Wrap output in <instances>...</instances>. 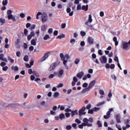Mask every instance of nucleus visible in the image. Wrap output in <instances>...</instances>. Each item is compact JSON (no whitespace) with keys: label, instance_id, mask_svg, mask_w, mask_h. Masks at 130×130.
Returning a JSON list of instances; mask_svg holds the SVG:
<instances>
[{"label":"nucleus","instance_id":"nucleus-1","mask_svg":"<svg viewBox=\"0 0 130 130\" xmlns=\"http://www.w3.org/2000/svg\"><path fill=\"white\" fill-rule=\"evenodd\" d=\"M83 122L81 125H79V127L80 129H83L84 126H88L91 127L92 126V123L93 122V119L92 118H89L88 119L86 118H85L83 119Z\"/></svg>","mask_w":130,"mask_h":130},{"label":"nucleus","instance_id":"nucleus-2","mask_svg":"<svg viewBox=\"0 0 130 130\" xmlns=\"http://www.w3.org/2000/svg\"><path fill=\"white\" fill-rule=\"evenodd\" d=\"M121 48L124 50H128L130 49V40L127 42L125 41H122L121 45Z\"/></svg>","mask_w":130,"mask_h":130},{"label":"nucleus","instance_id":"nucleus-3","mask_svg":"<svg viewBox=\"0 0 130 130\" xmlns=\"http://www.w3.org/2000/svg\"><path fill=\"white\" fill-rule=\"evenodd\" d=\"M12 11L10 10H9L7 11V14L8 15V20H12L13 22H16V17H14L12 14Z\"/></svg>","mask_w":130,"mask_h":130},{"label":"nucleus","instance_id":"nucleus-4","mask_svg":"<svg viewBox=\"0 0 130 130\" xmlns=\"http://www.w3.org/2000/svg\"><path fill=\"white\" fill-rule=\"evenodd\" d=\"M60 57L63 61V63L64 66L66 67V70H69V67L67 66L68 60H65V57L63 53H60Z\"/></svg>","mask_w":130,"mask_h":130},{"label":"nucleus","instance_id":"nucleus-5","mask_svg":"<svg viewBox=\"0 0 130 130\" xmlns=\"http://www.w3.org/2000/svg\"><path fill=\"white\" fill-rule=\"evenodd\" d=\"M114 111L113 108H111L109 109V111L107 112V115H104V118L107 119L111 117V112Z\"/></svg>","mask_w":130,"mask_h":130},{"label":"nucleus","instance_id":"nucleus-6","mask_svg":"<svg viewBox=\"0 0 130 130\" xmlns=\"http://www.w3.org/2000/svg\"><path fill=\"white\" fill-rule=\"evenodd\" d=\"M42 22L43 23L46 22L48 21V15L46 13H44L41 16Z\"/></svg>","mask_w":130,"mask_h":130},{"label":"nucleus","instance_id":"nucleus-7","mask_svg":"<svg viewBox=\"0 0 130 130\" xmlns=\"http://www.w3.org/2000/svg\"><path fill=\"white\" fill-rule=\"evenodd\" d=\"M100 60L102 64H105L107 62V58L106 56L103 55L101 57Z\"/></svg>","mask_w":130,"mask_h":130},{"label":"nucleus","instance_id":"nucleus-8","mask_svg":"<svg viewBox=\"0 0 130 130\" xmlns=\"http://www.w3.org/2000/svg\"><path fill=\"white\" fill-rule=\"evenodd\" d=\"M57 64L56 62H54L50 65L49 68L48 69V71L51 72L54 70V69L56 67Z\"/></svg>","mask_w":130,"mask_h":130},{"label":"nucleus","instance_id":"nucleus-9","mask_svg":"<svg viewBox=\"0 0 130 130\" xmlns=\"http://www.w3.org/2000/svg\"><path fill=\"white\" fill-rule=\"evenodd\" d=\"M86 109V108L85 107H83L82 108L79 110V116H82L83 115L86 114V112H84Z\"/></svg>","mask_w":130,"mask_h":130},{"label":"nucleus","instance_id":"nucleus-10","mask_svg":"<svg viewBox=\"0 0 130 130\" xmlns=\"http://www.w3.org/2000/svg\"><path fill=\"white\" fill-rule=\"evenodd\" d=\"M93 21L91 15H89L88 18V21L85 23L86 26H89V24Z\"/></svg>","mask_w":130,"mask_h":130},{"label":"nucleus","instance_id":"nucleus-11","mask_svg":"<svg viewBox=\"0 0 130 130\" xmlns=\"http://www.w3.org/2000/svg\"><path fill=\"white\" fill-rule=\"evenodd\" d=\"M95 84H96V81L94 80L91 82L88 86L89 89L90 90L91 88H92L94 86Z\"/></svg>","mask_w":130,"mask_h":130},{"label":"nucleus","instance_id":"nucleus-12","mask_svg":"<svg viewBox=\"0 0 130 130\" xmlns=\"http://www.w3.org/2000/svg\"><path fill=\"white\" fill-rule=\"evenodd\" d=\"M115 118L116 119V121L117 122V123H121V121L120 120V118H121V116L120 114H117L115 115Z\"/></svg>","mask_w":130,"mask_h":130},{"label":"nucleus","instance_id":"nucleus-13","mask_svg":"<svg viewBox=\"0 0 130 130\" xmlns=\"http://www.w3.org/2000/svg\"><path fill=\"white\" fill-rule=\"evenodd\" d=\"M6 19L0 17V26H3L6 23Z\"/></svg>","mask_w":130,"mask_h":130},{"label":"nucleus","instance_id":"nucleus-14","mask_svg":"<svg viewBox=\"0 0 130 130\" xmlns=\"http://www.w3.org/2000/svg\"><path fill=\"white\" fill-rule=\"evenodd\" d=\"M83 76H84V72L83 71H81L79 72V73L77 74V77L80 79H82Z\"/></svg>","mask_w":130,"mask_h":130},{"label":"nucleus","instance_id":"nucleus-15","mask_svg":"<svg viewBox=\"0 0 130 130\" xmlns=\"http://www.w3.org/2000/svg\"><path fill=\"white\" fill-rule=\"evenodd\" d=\"M87 42L90 44H93L94 43V39L91 37H88Z\"/></svg>","mask_w":130,"mask_h":130},{"label":"nucleus","instance_id":"nucleus-16","mask_svg":"<svg viewBox=\"0 0 130 130\" xmlns=\"http://www.w3.org/2000/svg\"><path fill=\"white\" fill-rule=\"evenodd\" d=\"M71 8H68L66 9V12L67 13H69V16H72L74 14V12L72 11L71 12Z\"/></svg>","mask_w":130,"mask_h":130},{"label":"nucleus","instance_id":"nucleus-17","mask_svg":"<svg viewBox=\"0 0 130 130\" xmlns=\"http://www.w3.org/2000/svg\"><path fill=\"white\" fill-rule=\"evenodd\" d=\"M78 81V79L76 77H73V81L72 83V85L73 86H74L76 85V82Z\"/></svg>","mask_w":130,"mask_h":130},{"label":"nucleus","instance_id":"nucleus-18","mask_svg":"<svg viewBox=\"0 0 130 130\" xmlns=\"http://www.w3.org/2000/svg\"><path fill=\"white\" fill-rule=\"evenodd\" d=\"M63 75V70H60L59 72L58 73V77L61 78L62 76Z\"/></svg>","mask_w":130,"mask_h":130},{"label":"nucleus","instance_id":"nucleus-19","mask_svg":"<svg viewBox=\"0 0 130 130\" xmlns=\"http://www.w3.org/2000/svg\"><path fill=\"white\" fill-rule=\"evenodd\" d=\"M81 9L83 10V11H88V5H86V6L85 5H83L82 6V8H81Z\"/></svg>","mask_w":130,"mask_h":130},{"label":"nucleus","instance_id":"nucleus-20","mask_svg":"<svg viewBox=\"0 0 130 130\" xmlns=\"http://www.w3.org/2000/svg\"><path fill=\"white\" fill-rule=\"evenodd\" d=\"M11 70L15 72H17L19 70V68L17 66H12Z\"/></svg>","mask_w":130,"mask_h":130},{"label":"nucleus","instance_id":"nucleus-21","mask_svg":"<svg viewBox=\"0 0 130 130\" xmlns=\"http://www.w3.org/2000/svg\"><path fill=\"white\" fill-rule=\"evenodd\" d=\"M47 27H48V26L47 25L44 24L42 25L41 27V29L42 31H45V30H46Z\"/></svg>","mask_w":130,"mask_h":130},{"label":"nucleus","instance_id":"nucleus-22","mask_svg":"<svg viewBox=\"0 0 130 130\" xmlns=\"http://www.w3.org/2000/svg\"><path fill=\"white\" fill-rule=\"evenodd\" d=\"M50 38L51 37H50V36H49V35L46 34L43 39H44V40L47 41L48 40V39H50Z\"/></svg>","mask_w":130,"mask_h":130},{"label":"nucleus","instance_id":"nucleus-23","mask_svg":"<svg viewBox=\"0 0 130 130\" xmlns=\"http://www.w3.org/2000/svg\"><path fill=\"white\" fill-rule=\"evenodd\" d=\"M113 41L115 43V45L117 46L118 45V41H117V38L116 37H114Z\"/></svg>","mask_w":130,"mask_h":130},{"label":"nucleus","instance_id":"nucleus-24","mask_svg":"<svg viewBox=\"0 0 130 130\" xmlns=\"http://www.w3.org/2000/svg\"><path fill=\"white\" fill-rule=\"evenodd\" d=\"M71 115L72 117L74 116L75 115H78L77 111L75 110V111H71Z\"/></svg>","mask_w":130,"mask_h":130},{"label":"nucleus","instance_id":"nucleus-25","mask_svg":"<svg viewBox=\"0 0 130 130\" xmlns=\"http://www.w3.org/2000/svg\"><path fill=\"white\" fill-rule=\"evenodd\" d=\"M59 118L61 120H62L65 118V115L63 113H61L60 115H59Z\"/></svg>","mask_w":130,"mask_h":130},{"label":"nucleus","instance_id":"nucleus-26","mask_svg":"<svg viewBox=\"0 0 130 130\" xmlns=\"http://www.w3.org/2000/svg\"><path fill=\"white\" fill-rule=\"evenodd\" d=\"M64 37H65V35L62 34V35L58 36L56 37V39H61L62 38H64Z\"/></svg>","mask_w":130,"mask_h":130},{"label":"nucleus","instance_id":"nucleus-27","mask_svg":"<svg viewBox=\"0 0 130 130\" xmlns=\"http://www.w3.org/2000/svg\"><path fill=\"white\" fill-rule=\"evenodd\" d=\"M8 4V0H4L2 2V5L4 6H7Z\"/></svg>","mask_w":130,"mask_h":130},{"label":"nucleus","instance_id":"nucleus-28","mask_svg":"<svg viewBox=\"0 0 130 130\" xmlns=\"http://www.w3.org/2000/svg\"><path fill=\"white\" fill-rule=\"evenodd\" d=\"M80 59L79 58H76L75 61H74V63L75 64H78L80 62Z\"/></svg>","mask_w":130,"mask_h":130},{"label":"nucleus","instance_id":"nucleus-29","mask_svg":"<svg viewBox=\"0 0 130 130\" xmlns=\"http://www.w3.org/2000/svg\"><path fill=\"white\" fill-rule=\"evenodd\" d=\"M36 41H37V39L36 40L32 39L31 41V44L34 46H36Z\"/></svg>","mask_w":130,"mask_h":130},{"label":"nucleus","instance_id":"nucleus-30","mask_svg":"<svg viewBox=\"0 0 130 130\" xmlns=\"http://www.w3.org/2000/svg\"><path fill=\"white\" fill-rule=\"evenodd\" d=\"M90 89L88 88V87L86 88H84L83 89L82 91H81V93H85V92H87V91L89 90Z\"/></svg>","mask_w":130,"mask_h":130},{"label":"nucleus","instance_id":"nucleus-31","mask_svg":"<svg viewBox=\"0 0 130 130\" xmlns=\"http://www.w3.org/2000/svg\"><path fill=\"white\" fill-rule=\"evenodd\" d=\"M23 59H24V60L25 61H26V62L28 61H29V57H28V55H25L24 56Z\"/></svg>","mask_w":130,"mask_h":130},{"label":"nucleus","instance_id":"nucleus-32","mask_svg":"<svg viewBox=\"0 0 130 130\" xmlns=\"http://www.w3.org/2000/svg\"><path fill=\"white\" fill-rule=\"evenodd\" d=\"M59 95V93L58 92H55L53 94V97L54 98H57Z\"/></svg>","mask_w":130,"mask_h":130},{"label":"nucleus","instance_id":"nucleus-33","mask_svg":"<svg viewBox=\"0 0 130 130\" xmlns=\"http://www.w3.org/2000/svg\"><path fill=\"white\" fill-rule=\"evenodd\" d=\"M43 14L42 12H39L38 13H37V17H36V19H39V16H42Z\"/></svg>","mask_w":130,"mask_h":130},{"label":"nucleus","instance_id":"nucleus-34","mask_svg":"<svg viewBox=\"0 0 130 130\" xmlns=\"http://www.w3.org/2000/svg\"><path fill=\"white\" fill-rule=\"evenodd\" d=\"M33 75H35L36 77H39L40 75L36 71H33Z\"/></svg>","mask_w":130,"mask_h":130},{"label":"nucleus","instance_id":"nucleus-35","mask_svg":"<svg viewBox=\"0 0 130 130\" xmlns=\"http://www.w3.org/2000/svg\"><path fill=\"white\" fill-rule=\"evenodd\" d=\"M58 108H60V110L61 111H63L64 110V107L63 106L59 105Z\"/></svg>","mask_w":130,"mask_h":130},{"label":"nucleus","instance_id":"nucleus-36","mask_svg":"<svg viewBox=\"0 0 130 130\" xmlns=\"http://www.w3.org/2000/svg\"><path fill=\"white\" fill-rule=\"evenodd\" d=\"M97 124L99 125V127H101L102 126V122L100 121V120H98L97 121Z\"/></svg>","mask_w":130,"mask_h":130},{"label":"nucleus","instance_id":"nucleus-37","mask_svg":"<svg viewBox=\"0 0 130 130\" xmlns=\"http://www.w3.org/2000/svg\"><path fill=\"white\" fill-rule=\"evenodd\" d=\"M36 27V25L35 24H32L30 27V29H31V31H32L33 29H35Z\"/></svg>","mask_w":130,"mask_h":130},{"label":"nucleus","instance_id":"nucleus-38","mask_svg":"<svg viewBox=\"0 0 130 130\" xmlns=\"http://www.w3.org/2000/svg\"><path fill=\"white\" fill-rule=\"evenodd\" d=\"M105 103V102H101V103H99V104H96L97 107L101 106V105H102Z\"/></svg>","mask_w":130,"mask_h":130},{"label":"nucleus","instance_id":"nucleus-39","mask_svg":"<svg viewBox=\"0 0 130 130\" xmlns=\"http://www.w3.org/2000/svg\"><path fill=\"white\" fill-rule=\"evenodd\" d=\"M114 60L116 61L117 63H119V60L117 56H115L114 58Z\"/></svg>","mask_w":130,"mask_h":130},{"label":"nucleus","instance_id":"nucleus-40","mask_svg":"<svg viewBox=\"0 0 130 130\" xmlns=\"http://www.w3.org/2000/svg\"><path fill=\"white\" fill-rule=\"evenodd\" d=\"M76 42V40L75 39H72L70 40V43L72 44H74Z\"/></svg>","mask_w":130,"mask_h":130},{"label":"nucleus","instance_id":"nucleus-41","mask_svg":"<svg viewBox=\"0 0 130 130\" xmlns=\"http://www.w3.org/2000/svg\"><path fill=\"white\" fill-rule=\"evenodd\" d=\"M28 74L31 75V74H34V71H32V69H28Z\"/></svg>","mask_w":130,"mask_h":130},{"label":"nucleus","instance_id":"nucleus-42","mask_svg":"<svg viewBox=\"0 0 130 130\" xmlns=\"http://www.w3.org/2000/svg\"><path fill=\"white\" fill-rule=\"evenodd\" d=\"M81 5L80 4L77 5V11H79V10H81Z\"/></svg>","mask_w":130,"mask_h":130},{"label":"nucleus","instance_id":"nucleus-43","mask_svg":"<svg viewBox=\"0 0 130 130\" xmlns=\"http://www.w3.org/2000/svg\"><path fill=\"white\" fill-rule=\"evenodd\" d=\"M49 53H46L44 55V57H45V58L46 59L47 58H48L49 57Z\"/></svg>","mask_w":130,"mask_h":130},{"label":"nucleus","instance_id":"nucleus-44","mask_svg":"<svg viewBox=\"0 0 130 130\" xmlns=\"http://www.w3.org/2000/svg\"><path fill=\"white\" fill-rule=\"evenodd\" d=\"M53 32V28H49L48 30V32L49 34H51Z\"/></svg>","mask_w":130,"mask_h":130},{"label":"nucleus","instance_id":"nucleus-45","mask_svg":"<svg viewBox=\"0 0 130 130\" xmlns=\"http://www.w3.org/2000/svg\"><path fill=\"white\" fill-rule=\"evenodd\" d=\"M99 92H100L101 95H105V92H104V91L103 90H100Z\"/></svg>","mask_w":130,"mask_h":130},{"label":"nucleus","instance_id":"nucleus-46","mask_svg":"<svg viewBox=\"0 0 130 130\" xmlns=\"http://www.w3.org/2000/svg\"><path fill=\"white\" fill-rule=\"evenodd\" d=\"M63 86V84H61V83H60L59 84V85H58L57 86H56V87L57 88H61Z\"/></svg>","mask_w":130,"mask_h":130},{"label":"nucleus","instance_id":"nucleus-47","mask_svg":"<svg viewBox=\"0 0 130 130\" xmlns=\"http://www.w3.org/2000/svg\"><path fill=\"white\" fill-rule=\"evenodd\" d=\"M45 104H46V102H44V101L41 102V103H40V105H41V106H45Z\"/></svg>","mask_w":130,"mask_h":130},{"label":"nucleus","instance_id":"nucleus-48","mask_svg":"<svg viewBox=\"0 0 130 130\" xmlns=\"http://www.w3.org/2000/svg\"><path fill=\"white\" fill-rule=\"evenodd\" d=\"M91 104H88L86 106V109H88V110H90V109H91Z\"/></svg>","mask_w":130,"mask_h":130},{"label":"nucleus","instance_id":"nucleus-49","mask_svg":"<svg viewBox=\"0 0 130 130\" xmlns=\"http://www.w3.org/2000/svg\"><path fill=\"white\" fill-rule=\"evenodd\" d=\"M98 53H99V54L100 55H101V56H102L103 54V53L101 49H99V50Z\"/></svg>","mask_w":130,"mask_h":130},{"label":"nucleus","instance_id":"nucleus-50","mask_svg":"<svg viewBox=\"0 0 130 130\" xmlns=\"http://www.w3.org/2000/svg\"><path fill=\"white\" fill-rule=\"evenodd\" d=\"M32 37L31 35H28V36H27V41H30V39H31Z\"/></svg>","mask_w":130,"mask_h":130},{"label":"nucleus","instance_id":"nucleus-51","mask_svg":"<svg viewBox=\"0 0 130 130\" xmlns=\"http://www.w3.org/2000/svg\"><path fill=\"white\" fill-rule=\"evenodd\" d=\"M16 56L18 57L21 56V52L19 51H18L16 52Z\"/></svg>","mask_w":130,"mask_h":130},{"label":"nucleus","instance_id":"nucleus-52","mask_svg":"<svg viewBox=\"0 0 130 130\" xmlns=\"http://www.w3.org/2000/svg\"><path fill=\"white\" fill-rule=\"evenodd\" d=\"M93 110H88V113L89 114H92L93 113Z\"/></svg>","mask_w":130,"mask_h":130},{"label":"nucleus","instance_id":"nucleus-53","mask_svg":"<svg viewBox=\"0 0 130 130\" xmlns=\"http://www.w3.org/2000/svg\"><path fill=\"white\" fill-rule=\"evenodd\" d=\"M50 114L52 115H56V112L55 111L51 110L50 111Z\"/></svg>","mask_w":130,"mask_h":130},{"label":"nucleus","instance_id":"nucleus-54","mask_svg":"<svg viewBox=\"0 0 130 130\" xmlns=\"http://www.w3.org/2000/svg\"><path fill=\"white\" fill-rule=\"evenodd\" d=\"M36 77L34 75H31L30 76V80L32 81H34Z\"/></svg>","mask_w":130,"mask_h":130},{"label":"nucleus","instance_id":"nucleus-55","mask_svg":"<svg viewBox=\"0 0 130 130\" xmlns=\"http://www.w3.org/2000/svg\"><path fill=\"white\" fill-rule=\"evenodd\" d=\"M80 34L82 37H84L86 35V33L84 31H81Z\"/></svg>","mask_w":130,"mask_h":130},{"label":"nucleus","instance_id":"nucleus-56","mask_svg":"<svg viewBox=\"0 0 130 130\" xmlns=\"http://www.w3.org/2000/svg\"><path fill=\"white\" fill-rule=\"evenodd\" d=\"M75 122L78 124H80L81 123V121L78 119H76Z\"/></svg>","mask_w":130,"mask_h":130},{"label":"nucleus","instance_id":"nucleus-57","mask_svg":"<svg viewBox=\"0 0 130 130\" xmlns=\"http://www.w3.org/2000/svg\"><path fill=\"white\" fill-rule=\"evenodd\" d=\"M8 70V67L6 66L3 68V70L4 71H7Z\"/></svg>","mask_w":130,"mask_h":130},{"label":"nucleus","instance_id":"nucleus-58","mask_svg":"<svg viewBox=\"0 0 130 130\" xmlns=\"http://www.w3.org/2000/svg\"><path fill=\"white\" fill-rule=\"evenodd\" d=\"M114 68H115L114 64L112 63L111 65L110 66V69L111 70H114Z\"/></svg>","mask_w":130,"mask_h":130},{"label":"nucleus","instance_id":"nucleus-59","mask_svg":"<svg viewBox=\"0 0 130 130\" xmlns=\"http://www.w3.org/2000/svg\"><path fill=\"white\" fill-rule=\"evenodd\" d=\"M20 16L21 18H24L25 17V15L24 14V13H20Z\"/></svg>","mask_w":130,"mask_h":130},{"label":"nucleus","instance_id":"nucleus-60","mask_svg":"<svg viewBox=\"0 0 130 130\" xmlns=\"http://www.w3.org/2000/svg\"><path fill=\"white\" fill-rule=\"evenodd\" d=\"M58 34V32L57 30H55L54 32H53V35L55 36H57Z\"/></svg>","mask_w":130,"mask_h":130},{"label":"nucleus","instance_id":"nucleus-61","mask_svg":"<svg viewBox=\"0 0 130 130\" xmlns=\"http://www.w3.org/2000/svg\"><path fill=\"white\" fill-rule=\"evenodd\" d=\"M111 77L114 80H116L117 79V78H116V76L115 75H111Z\"/></svg>","mask_w":130,"mask_h":130},{"label":"nucleus","instance_id":"nucleus-62","mask_svg":"<svg viewBox=\"0 0 130 130\" xmlns=\"http://www.w3.org/2000/svg\"><path fill=\"white\" fill-rule=\"evenodd\" d=\"M61 28L64 29L65 28L66 26V23H62L61 25Z\"/></svg>","mask_w":130,"mask_h":130},{"label":"nucleus","instance_id":"nucleus-63","mask_svg":"<svg viewBox=\"0 0 130 130\" xmlns=\"http://www.w3.org/2000/svg\"><path fill=\"white\" fill-rule=\"evenodd\" d=\"M87 86H88V83H84V84H83L82 87H83V88H86V87H87Z\"/></svg>","mask_w":130,"mask_h":130},{"label":"nucleus","instance_id":"nucleus-64","mask_svg":"<svg viewBox=\"0 0 130 130\" xmlns=\"http://www.w3.org/2000/svg\"><path fill=\"white\" fill-rule=\"evenodd\" d=\"M92 57L93 58V59H96V55L94 53H93L92 54Z\"/></svg>","mask_w":130,"mask_h":130}]
</instances>
